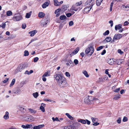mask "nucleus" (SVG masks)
<instances>
[{
	"label": "nucleus",
	"instance_id": "nucleus-1",
	"mask_svg": "<svg viewBox=\"0 0 129 129\" xmlns=\"http://www.w3.org/2000/svg\"><path fill=\"white\" fill-rule=\"evenodd\" d=\"M56 81L61 87H65L68 85L67 79L61 74H56L54 76Z\"/></svg>",
	"mask_w": 129,
	"mask_h": 129
},
{
	"label": "nucleus",
	"instance_id": "nucleus-2",
	"mask_svg": "<svg viewBox=\"0 0 129 129\" xmlns=\"http://www.w3.org/2000/svg\"><path fill=\"white\" fill-rule=\"evenodd\" d=\"M122 36L121 34H116L114 36L113 39L111 41V43H113L114 42L117 43L118 42L117 40L120 39L121 38Z\"/></svg>",
	"mask_w": 129,
	"mask_h": 129
},
{
	"label": "nucleus",
	"instance_id": "nucleus-3",
	"mask_svg": "<svg viewBox=\"0 0 129 129\" xmlns=\"http://www.w3.org/2000/svg\"><path fill=\"white\" fill-rule=\"evenodd\" d=\"M94 52V49L93 46L92 45H90L85 50V53L86 54H87L89 53L90 54L89 55L91 56Z\"/></svg>",
	"mask_w": 129,
	"mask_h": 129
},
{
	"label": "nucleus",
	"instance_id": "nucleus-4",
	"mask_svg": "<svg viewBox=\"0 0 129 129\" xmlns=\"http://www.w3.org/2000/svg\"><path fill=\"white\" fill-rule=\"evenodd\" d=\"M22 16L19 14H15L12 18L13 20L15 21H18L22 19Z\"/></svg>",
	"mask_w": 129,
	"mask_h": 129
},
{
	"label": "nucleus",
	"instance_id": "nucleus-5",
	"mask_svg": "<svg viewBox=\"0 0 129 129\" xmlns=\"http://www.w3.org/2000/svg\"><path fill=\"white\" fill-rule=\"evenodd\" d=\"M94 0H87L86 2V4L87 5H88L89 7L92 8L94 4Z\"/></svg>",
	"mask_w": 129,
	"mask_h": 129
},
{
	"label": "nucleus",
	"instance_id": "nucleus-6",
	"mask_svg": "<svg viewBox=\"0 0 129 129\" xmlns=\"http://www.w3.org/2000/svg\"><path fill=\"white\" fill-rule=\"evenodd\" d=\"M122 25L121 24H119L118 25H116L115 26V29L116 30L117 29L119 30V32H122L123 30V29L122 27Z\"/></svg>",
	"mask_w": 129,
	"mask_h": 129
},
{
	"label": "nucleus",
	"instance_id": "nucleus-7",
	"mask_svg": "<svg viewBox=\"0 0 129 129\" xmlns=\"http://www.w3.org/2000/svg\"><path fill=\"white\" fill-rule=\"evenodd\" d=\"M91 7H87L85 8L83 10V12L84 13H88L90 10L91 9Z\"/></svg>",
	"mask_w": 129,
	"mask_h": 129
},
{
	"label": "nucleus",
	"instance_id": "nucleus-8",
	"mask_svg": "<svg viewBox=\"0 0 129 129\" xmlns=\"http://www.w3.org/2000/svg\"><path fill=\"white\" fill-rule=\"evenodd\" d=\"M21 126L23 128H28L31 127L32 126V125L31 124H26V125H21Z\"/></svg>",
	"mask_w": 129,
	"mask_h": 129
},
{
	"label": "nucleus",
	"instance_id": "nucleus-9",
	"mask_svg": "<svg viewBox=\"0 0 129 129\" xmlns=\"http://www.w3.org/2000/svg\"><path fill=\"white\" fill-rule=\"evenodd\" d=\"M115 59H109L108 60V63L112 65L114 63Z\"/></svg>",
	"mask_w": 129,
	"mask_h": 129
},
{
	"label": "nucleus",
	"instance_id": "nucleus-10",
	"mask_svg": "<svg viewBox=\"0 0 129 129\" xmlns=\"http://www.w3.org/2000/svg\"><path fill=\"white\" fill-rule=\"evenodd\" d=\"M37 32V30H35L29 32H28V33L30 34V36L31 37H33Z\"/></svg>",
	"mask_w": 129,
	"mask_h": 129
},
{
	"label": "nucleus",
	"instance_id": "nucleus-11",
	"mask_svg": "<svg viewBox=\"0 0 129 129\" xmlns=\"http://www.w3.org/2000/svg\"><path fill=\"white\" fill-rule=\"evenodd\" d=\"M61 9H58L55 11L54 13L56 14L55 16L56 17H58L60 15V11Z\"/></svg>",
	"mask_w": 129,
	"mask_h": 129
},
{
	"label": "nucleus",
	"instance_id": "nucleus-12",
	"mask_svg": "<svg viewBox=\"0 0 129 129\" xmlns=\"http://www.w3.org/2000/svg\"><path fill=\"white\" fill-rule=\"evenodd\" d=\"M44 126V124L40 125L38 126H35L33 127V129H40Z\"/></svg>",
	"mask_w": 129,
	"mask_h": 129
},
{
	"label": "nucleus",
	"instance_id": "nucleus-13",
	"mask_svg": "<svg viewBox=\"0 0 129 129\" xmlns=\"http://www.w3.org/2000/svg\"><path fill=\"white\" fill-rule=\"evenodd\" d=\"M23 69V67L22 66H20L18 67L16 70L17 71V72H21Z\"/></svg>",
	"mask_w": 129,
	"mask_h": 129
},
{
	"label": "nucleus",
	"instance_id": "nucleus-14",
	"mask_svg": "<svg viewBox=\"0 0 129 129\" xmlns=\"http://www.w3.org/2000/svg\"><path fill=\"white\" fill-rule=\"evenodd\" d=\"M49 3L48 2H46L44 3L42 5V7L43 8H45L47 7L48 6Z\"/></svg>",
	"mask_w": 129,
	"mask_h": 129
},
{
	"label": "nucleus",
	"instance_id": "nucleus-15",
	"mask_svg": "<svg viewBox=\"0 0 129 129\" xmlns=\"http://www.w3.org/2000/svg\"><path fill=\"white\" fill-rule=\"evenodd\" d=\"M9 113L8 111L5 112V114L4 116V118L5 119H7L9 118Z\"/></svg>",
	"mask_w": 129,
	"mask_h": 129
},
{
	"label": "nucleus",
	"instance_id": "nucleus-16",
	"mask_svg": "<svg viewBox=\"0 0 129 129\" xmlns=\"http://www.w3.org/2000/svg\"><path fill=\"white\" fill-rule=\"evenodd\" d=\"M125 11H127L129 10V4L127 5L126 6L123 5L122 6Z\"/></svg>",
	"mask_w": 129,
	"mask_h": 129
},
{
	"label": "nucleus",
	"instance_id": "nucleus-17",
	"mask_svg": "<svg viewBox=\"0 0 129 129\" xmlns=\"http://www.w3.org/2000/svg\"><path fill=\"white\" fill-rule=\"evenodd\" d=\"M82 73L86 77L88 78L89 77V75L86 71L83 70L82 71Z\"/></svg>",
	"mask_w": 129,
	"mask_h": 129
},
{
	"label": "nucleus",
	"instance_id": "nucleus-18",
	"mask_svg": "<svg viewBox=\"0 0 129 129\" xmlns=\"http://www.w3.org/2000/svg\"><path fill=\"white\" fill-rule=\"evenodd\" d=\"M50 72L49 71H48L46 72L45 73L43 76V77H47L49 76H50Z\"/></svg>",
	"mask_w": 129,
	"mask_h": 129
},
{
	"label": "nucleus",
	"instance_id": "nucleus-19",
	"mask_svg": "<svg viewBox=\"0 0 129 129\" xmlns=\"http://www.w3.org/2000/svg\"><path fill=\"white\" fill-rule=\"evenodd\" d=\"M45 15V14L43 12H40L38 14V16L40 18H42Z\"/></svg>",
	"mask_w": 129,
	"mask_h": 129
},
{
	"label": "nucleus",
	"instance_id": "nucleus-20",
	"mask_svg": "<svg viewBox=\"0 0 129 129\" xmlns=\"http://www.w3.org/2000/svg\"><path fill=\"white\" fill-rule=\"evenodd\" d=\"M78 121L79 122H80L84 124H86V120H83L82 119H80L78 120Z\"/></svg>",
	"mask_w": 129,
	"mask_h": 129
},
{
	"label": "nucleus",
	"instance_id": "nucleus-21",
	"mask_svg": "<svg viewBox=\"0 0 129 129\" xmlns=\"http://www.w3.org/2000/svg\"><path fill=\"white\" fill-rule=\"evenodd\" d=\"M29 112L31 113L35 114L37 112V111L31 109H28Z\"/></svg>",
	"mask_w": 129,
	"mask_h": 129
},
{
	"label": "nucleus",
	"instance_id": "nucleus-22",
	"mask_svg": "<svg viewBox=\"0 0 129 129\" xmlns=\"http://www.w3.org/2000/svg\"><path fill=\"white\" fill-rule=\"evenodd\" d=\"M65 115L67 117L71 120H73V117L71 116L69 113H66Z\"/></svg>",
	"mask_w": 129,
	"mask_h": 129
},
{
	"label": "nucleus",
	"instance_id": "nucleus-23",
	"mask_svg": "<svg viewBox=\"0 0 129 129\" xmlns=\"http://www.w3.org/2000/svg\"><path fill=\"white\" fill-rule=\"evenodd\" d=\"M76 7V6H75V5L73 6L71 8L72 10L76 11L78 10L79 8Z\"/></svg>",
	"mask_w": 129,
	"mask_h": 129
},
{
	"label": "nucleus",
	"instance_id": "nucleus-24",
	"mask_svg": "<svg viewBox=\"0 0 129 129\" xmlns=\"http://www.w3.org/2000/svg\"><path fill=\"white\" fill-rule=\"evenodd\" d=\"M111 40V38L110 37H107L106 38L105 40V41L106 42H108L110 41Z\"/></svg>",
	"mask_w": 129,
	"mask_h": 129
},
{
	"label": "nucleus",
	"instance_id": "nucleus-25",
	"mask_svg": "<svg viewBox=\"0 0 129 129\" xmlns=\"http://www.w3.org/2000/svg\"><path fill=\"white\" fill-rule=\"evenodd\" d=\"M33 71L32 70H30V71L29 72L28 71L26 70V71L25 73L24 74H27L28 75H29L31 74L32 73H33Z\"/></svg>",
	"mask_w": 129,
	"mask_h": 129
},
{
	"label": "nucleus",
	"instance_id": "nucleus-26",
	"mask_svg": "<svg viewBox=\"0 0 129 129\" xmlns=\"http://www.w3.org/2000/svg\"><path fill=\"white\" fill-rule=\"evenodd\" d=\"M103 0H97L96 2L97 6H99L101 4Z\"/></svg>",
	"mask_w": 129,
	"mask_h": 129
},
{
	"label": "nucleus",
	"instance_id": "nucleus-27",
	"mask_svg": "<svg viewBox=\"0 0 129 129\" xmlns=\"http://www.w3.org/2000/svg\"><path fill=\"white\" fill-rule=\"evenodd\" d=\"M54 5L56 6H59V2L57 0H54Z\"/></svg>",
	"mask_w": 129,
	"mask_h": 129
},
{
	"label": "nucleus",
	"instance_id": "nucleus-28",
	"mask_svg": "<svg viewBox=\"0 0 129 129\" xmlns=\"http://www.w3.org/2000/svg\"><path fill=\"white\" fill-rule=\"evenodd\" d=\"M12 14V12L10 11H8L7 12L6 15L8 16H10Z\"/></svg>",
	"mask_w": 129,
	"mask_h": 129
},
{
	"label": "nucleus",
	"instance_id": "nucleus-29",
	"mask_svg": "<svg viewBox=\"0 0 129 129\" xmlns=\"http://www.w3.org/2000/svg\"><path fill=\"white\" fill-rule=\"evenodd\" d=\"M68 7L67 6H64L62 7L61 9L63 11H64L67 10Z\"/></svg>",
	"mask_w": 129,
	"mask_h": 129
},
{
	"label": "nucleus",
	"instance_id": "nucleus-30",
	"mask_svg": "<svg viewBox=\"0 0 129 129\" xmlns=\"http://www.w3.org/2000/svg\"><path fill=\"white\" fill-rule=\"evenodd\" d=\"M15 79H13L11 83V84L10 85V87H11L12 86L15 84Z\"/></svg>",
	"mask_w": 129,
	"mask_h": 129
},
{
	"label": "nucleus",
	"instance_id": "nucleus-31",
	"mask_svg": "<svg viewBox=\"0 0 129 129\" xmlns=\"http://www.w3.org/2000/svg\"><path fill=\"white\" fill-rule=\"evenodd\" d=\"M120 95L119 94L115 95L113 99L115 100H117L120 98Z\"/></svg>",
	"mask_w": 129,
	"mask_h": 129
},
{
	"label": "nucleus",
	"instance_id": "nucleus-32",
	"mask_svg": "<svg viewBox=\"0 0 129 129\" xmlns=\"http://www.w3.org/2000/svg\"><path fill=\"white\" fill-rule=\"evenodd\" d=\"M31 12L30 11L29 13H27L25 16L26 18H29L31 15Z\"/></svg>",
	"mask_w": 129,
	"mask_h": 129
},
{
	"label": "nucleus",
	"instance_id": "nucleus-33",
	"mask_svg": "<svg viewBox=\"0 0 129 129\" xmlns=\"http://www.w3.org/2000/svg\"><path fill=\"white\" fill-rule=\"evenodd\" d=\"M91 119L93 123L95 122L98 121V119L92 117L91 118Z\"/></svg>",
	"mask_w": 129,
	"mask_h": 129
},
{
	"label": "nucleus",
	"instance_id": "nucleus-34",
	"mask_svg": "<svg viewBox=\"0 0 129 129\" xmlns=\"http://www.w3.org/2000/svg\"><path fill=\"white\" fill-rule=\"evenodd\" d=\"M33 95L34 97L35 98H37L38 96V93L37 92L33 93Z\"/></svg>",
	"mask_w": 129,
	"mask_h": 129
},
{
	"label": "nucleus",
	"instance_id": "nucleus-35",
	"mask_svg": "<svg viewBox=\"0 0 129 129\" xmlns=\"http://www.w3.org/2000/svg\"><path fill=\"white\" fill-rule=\"evenodd\" d=\"M79 50V47H77L73 51V52L75 54L78 53Z\"/></svg>",
	"mask_w": 129,
	"mask_h": 129
},
{
	"label": "nucleus",
	"instance_id": "nucleus-36",
	"mask_svg": "<svg viewBox=\"0 0 129 129\" xmlns=\"http://www.w3.org/2000/svg\"><path fill=\"white\" fill-rule=\"evenodd\" d=\"M66 18V16L64 15H61L60 17V19L61 20L65 19Z\"/></svg>",
	"mask_w": 129,
	"mask_h": 129
},
{
	"label": "nucleus",
	"instance_id": "nucleus-37",
	"mask_svg": "<svg viewBox=\"0 0 129 129\" xmlns=\"http://www.w3.org/2000/svg\"><path fill=\"white\" fill-rule=\"evenodd\" d=\"M52 119L53 121H60V120L57 117H56L55 118L53 117Z\"/></svg>",
	"mask_w": 129,
	"mask_h": 129
},
{
	"label": "nucleus",
	"instance_id": "nucleus-38",
	"mask_svg": "<svg viewBox=\"0 0 129 129\" xmlns=\"http://www.w3.org/2000/svg\"><path fill=\"white\" fill-rule=\"evenodd\" d=\"M28 120L29 121H33L34 120V117L32 116H30L28 118Z\"/></svg>",
	"mask_w": 129,
	"mask_h": 129
},
{
	"label": "nucleus",
	"instance_id": "nucleus-39",
	"mask_svg": "<svg viewBox=\"0 0 129 129\" xmlns=\"http://www.w3.org/2000/svg\"><path fill=\"white\" fill-rule=\"evenodd\" d=\"M74 125L76 128H77L80 126V124L78 122H76L74 124Z\"/></svg>",
	"mask_w": 129,
	"mask_h": 129
},
{
	"label": "nucleus",
	"instance_id": "nucleus-40",
	"mask_svg": "<svg viewBox=\"0 0 129 129\" xmlns=\"http://www.w3.org/2000/svg\"><path fill=\"white\" fill-rule=\"evenodd\" d=\"M29 55V52L28 51L25 50L24 52V56H27Z\"/></svg>",
	"mask_w": 129,
	"mask_h": 129
},
{
	"label": "nucleus",
	"instance_id": "nucleus-41",
	"mask_svg": "<svg viewBox=\"0 0 129 129\" xmlns=\"http://www.w3.org/2000/svg\"><path fill=\"white\" fill-rule=\"evenodd\" d=\"M40 109L43 112H44L45 111L44 108L43 106H41L40 107Z\"/></svg>",
	"mask_w": 129,
	"mask_h": 129
},
{
	"label": "nucleus",
	"instance_id": "nucleus-42",
	"mask_svg": "<svg viewBox=\"0 0 129 129\" xmlns=\"http://www.w3.org/2000/svg\"><path fill=\"white\" fill-rule=\"evenodd\" d=\"M109 33V30H107L105 33H103V35L104 36H106L108 35Z\"/></svg>",
	"mask_w": 129,
	"mask_h": 129
},
{
	"label": "nucleus",
	"instance_id": "nucleus-43",
	"mask_svg": "<svg viewBox=\"0 0 129 129\" xmlns=\"http://www.w3.org/2000/svg\"><path fill=\"white\" fill-rule=\"evenodd\" d=\"M64 129H72L71 126H64Z\"/></svg>",
	"mask_w": 129,
	"mask_h": 129
},
{
	"label": "nucleus",
	"instance_id": "nucleus-44",
	"mask_svg": "<svg viewBox=\"0 0 129 129\" xmlns=\"http://www.w3.org/2000/svg\"><path fill=\"white\" fill-rule=\"evenodd\" d=\"M128 120V118H127L125 116H124L123 117V118L122 120V121L124 122H126Z\"/></svg>",
	"mask_w": 129,
	"mask_h": 129
},
{
	"label": "nucleus",
	"instance_id": "nucleus-45",
	"mask_svg": "<svg viewBox=\"0 0 129 129\" xmlns=\"http://www.w3.org/2000/svg\"><path fill=\"white\" fill-rule=\"evenodd\" d=\"M19 110L21 111L24 112V108L23 107L19 106Z\"/></svg>",
	"mask_w": 129,
	"mask_h": 129
},
{
	"label": "nucleus",
	"instance_id": "nucleus-46",
	"mask_svg": "<svg viewBox=\"0 0 129 129\" xmlns=\"http://www.w3.org/2000/svg\"><path fill=\"white\" fill-rule=\"evenodd\" d=\"M82 4V3L81 2H79L75 4V6H79L81 5Z\"/></svg>",
	"mask_w": 129,
	"mask_h": 129
},
{
	"label": "nucleus",
	"instance_id": "nucleus-47",
	"mask_svg": "<svg viewBox=\"0 0 129 129\" xmlns=\"http://www.w3.org/2000/svg\"><path fill=\"white\" fill-rule=\"evenodd\" d=\"M6 24L5 23H3L1 25V27L2 28H4L6 26Z\"/></svg>",
	"mask_w": 129,
	"mask_h": 129
},
{
	"label": "nucleus",
	"instance_id": "nucleus-48",
	"mask_svg": "<svg viewBox=\"0 0 129 129\" xmlns=\"http://www.w3.org/2000/svg\"><path fill=\"white\" fill-rule=\"evenodd\" d=\"M66 76L68 77H70V75L69 73L68 72H66L65 73Z\"/></svg>",
	"mask_w": 129,
	"mask_h": 129
},
{
	"label": "nucleus",
	"instance_id": "nucleus-49",
	"mask_svg": "<svg viewBox=\"0 0 129 129\" xmlns=\"http://www.w3.org/2000/svg\"><path fill=\"white\" fill-rule=\"evenodd\" d=\"M74 63L75 65H77L78 63V61L77 59H75L74 60Z\"/></svg>",
	"mask_w": 129,
	"mask_h": 129
},
{
	"label": "nucleus",
	"instance_id": "nucleus-50",
	"mask_svg": "<svg viewBox=\"0 0 129 129\" xmlns=\"http://www.w3.org/2000/svg\"><path fill=\"white\" fill-rule=\"evenodd\" d=\"M103 48V46H100L98 47L96 49L97 51H100L101 49H102Z\"/></svg>",
	"mask_w": 129,
	"mask_h": 129
},
{
	"label": "nucleus",
	"instance_id": "nucleus-51",
	"mask_svg": "<svg viewBox=\"0 0 129 129\" xmlns=\"http://www.w3.org/2000/svg\"><path fill=\"white\" fill-rule=\"evenodd\" d=\"M121 118L120 117H119L117 120V122L118 123H121Z\"/></svg>",
	"mask_w": 129,
	"mask_h": 129
},
{
	"label": "nucleus",
	"instance_id": "nucleus-52",
	"mask_svg": "<svg viewBox=\"0 0 129 129\" xmlns=\"http://www.w3.org/2000/svg\"><path fill=\"white\" fill-rule=\"evenodd\" d=\"M118 52L121 55L123 53V52L120 49H118Z\"/></svg>",
	"mask_w": 129,
	"mask_h": 129
},
{
	"label": "nucleus",
	"instance_id": "nucleus-53",
	"mask_svg": "<svg viewBox=\"0 0 129 129\" xmlns=\"http://www.w3.org/2000/svg\"><path fill=\"white\" fill-rule=\"evenodd\" d=\"M109 22L110 24H111V26L112 27L113 25V21L112 20H110L109 21Z\"/></svg>",
	"mask_w": 129,
	"mask_h": 129
},
{
	"label": "nucleus",
	"instance_id": "nucleus-54",
	"mask_svg": "<svg viewBox=\"0 0 129 129\" xmlns=\"http://www.w3.org/2000/svg\"><path fill=\"white\" fill-rule=\"evenodd\" d=\"M39 60V58L38 57H36L34 58V62H37Z\"/></svg>",
	"mask_w": 129,
	"mask_h": 129
},
{
	"label": "nucleus",
	"instance_id": "nucleus-55",
	"mask_svg": "<svg viewBox=\"0 0 129 129\" xmlns=\"http://www.w3.org/2000/svg\"><path fill=\"white\" fill-rule=\"evenodd\" d=\"M116 62L117 64H119L121 63V61L120 60H117L116 61Z\"/></svg>",
	"mask_w": 129,
	"mask_h": 129
},
{
	"label": "nucleus",
	"instance_id": "nucleus-56",
	"mask_svg": "<svg viewBox=\"0 0 129 129\" xmlns=\"http://www.w3.org/2000/svg\"><path fill=\"white\" fill-rule=\"evenodd\" d=\"M129 24V23L127 21H125L124 22V23L123 24V25H124V26H125L128 25Z\"/></svg>",
	"mask_w": 129,
	"mask_h": 129
},
{
	"label": "nucleus",
	"instance_id": "nucleus-57",
	"mask_svg": "<svg viewBox=\"0 0 129 129\" xmlns=\"http://www.w3.org/2000/svg\"><path fill=\"white\" fill-rule=\"evenodd\" d=\"M49 22V21L48 20H47L46 21H45V23H44L43 24V25L44 26H45Z\"/></svg>",
	"mask_w": 129,
	"mask_h": 129
},
{
	"label": "nucleus",
	"instance_id": "nucleus-58",
	"mask_svg": "<svg viewBox=\"0 0 129 129\" xmlns=\"http://www.w3.org/2000/svg\"><path fill=\"white\" fill-rule=\"evenodd\" d=\"M74 24V23L72 21H70L69 23V25L70 26H72Z\"/></svg>",
	"mask_w": 129,
	"mask_h": 129
},
{
	"label": "nucleus",
	"instance_id": "nucleus-59",
	"mask_svg": "<svg viewBox=\"0 0 129 129\" xmlns=\"http://www.w3.org/2000/svg\"><path fill=\"white\" fill-rule=\"evenodd\" d=\"M99 124V123L97 122H94L93 123V125L94 126H97Z\"/></svg>",
	"mask_w": 129,
	"mask_h": 129
},
{
	"label": "nucleus",
	"instance_id": "nucleus-60",
	"mask_svg": "<svg viewBox=\"0 0 129 129\" xmlns=\"http://www.w3.org/2000/svg\"><path fill=\"white\" fill-rule=\"evenodd\" d=\"M72 15V14L71 13H68L66 14V15L68 17H70Z\"/></svg>",
	"mask_w": 129,
	"mask_h": 129
},
{
	"label": "nucleus",
	"instance_id": "nucleus-61",
	"mask_svg": "<svg viewBox=\"0 0 129 129\" xmlns=\"http://www.w3.org/2000/svg\"><path fill=\"white\" fill-rule=\"evenodd\" d=\"M44 101H46L52 102V101L50 99H45L44 100Z\"/></svg>",
	"mask_w": 129,
	"mask_h": 129
},
{
	"label": "nucleus",
	"instance_id": "nucleus-62",
	"mask_svg": "<svg viewBox=\"0 0 129 129\" xmlns=\"http://www.w3.org/2000/svg\"><path fill=\"white\" fill-rule=\"evenodd\" d=\"M120 88H119L116 89L114 91L116 92H118L120 90Z\"/></svg>",
	"mask_w": 129,
	"mask_h": 129
},
{
	"label": "nucleus",
	"instance_id": "nucleus-63",
	"mask_svg": "<svg viewBox=\"0 0 129 129\" xmlns=\"http://www.w3.org/2000/svg\"><path fill=\"white\" fill-rule=\"evenodd\" d=\"M22 28L23 29H25L26 27V25L25 24H23L22 25Z\"/></svg>",
	"mask_w": 129,
	"mask_h": 129
},
{
	"label": "nucleus",
	"instance_id": "nucleus-64",
	"mask_svg": "<svg viewBox=\"0 0 129 129\" xmlns=\"http://www.w3.org/2000/svg\"><path fill=\"white\" fill-rule=\"evenodd\" d=\"M45 77H43V76H42V80L43 81H45L46 80V78Z\"/></svg>",
	"mask_w": 129,
	"mask_h": 129
}]
</instances>
